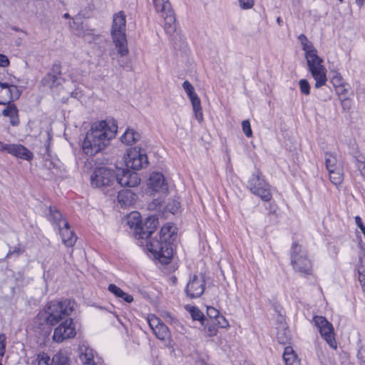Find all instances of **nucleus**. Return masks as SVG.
Segmentation results:
<instances>
[{
    "label": "nucleus",
    "mask_w": 365,
    "mask_h": 365,
    "mask_svg": "<svg viewBox=\"0 0 365 365\" xmlns=\"http://www.w3.org/2000/svg\"><path fill=\"white\" fill-rule=\"evenodd\" d=\"M140 217L138 212H130L127 217V225L130 229L134 230L135 237H138V230L141 223Z\"/></svg>",
    "instance_id": "24"
},
{
    "label": "nucleus",
    "mask_w": 365,
    "mask_h": 365,
    "mask_svg": "<svg viewBox=\"0 0 365 365\" xmlns=\"http://www.w3.org/2000/svg\"><path fill=\"white\" fill-rule=\"evenodd\" d=\"M355 165L358 170L360 171L361 175L365 178V158L361 156L356 158Z\"/></svg>",
    "instance_id": "38"
},
{
    "label": "nucleus",
    "mask_w": 365,
    "mask_h": 365,
    "mask_svg": "<svg viewBox=\"0 0 365 365\" xmlns=\"http://www.w3.org/2000/svg\"><path fill=\"white\" fill-rule=\"evenodd\" d=\"M330 98H331V97L329 96H327V98H322V100L324 101H327L329 100Z\"/></svg>",
    "instance_id": "63"
},
{
    "label": "nucleus",
    "mask_w": 365,
    "mask_h": 365,
    "mask_svg": "<svg viewBox=\"0 0 365 365\" xmlns=\"http://www.w3.org/2000/svg\"><path fill=\"white\" fill-rule=\"evenodd\" d=\"M186 309L190 312L192 318L194 320H198L201 322L202 325L205 324L206 318L203 313L196 307L186 306Z\"/></svg>",
    "instance_id": "30"
},
{
    "label": "nucleus",
    "mask_w": 365,
    "mask_h": 365,
    "mask_svg": "<svg viewBox=\"0 0 365 365\" xmlns=\"http://www.w3.org/2000/svg\"><path fill=\"white\" fill-rule=\"evenodd\" d=\"M148 185L155 192L166 193L168 190V185L165 182V178L160 173H153L149 178Z\"/></svg>",
    "instance_id": "17"
},
{
    "label": "nucleus",
    "mask_w": 365,
    "mask_h": 365,
    "mask_svg": "<svg viewBox=\"0 0 365 365\" xmlns=\"http://www.w3.org/2000/svg\"><path fill=\"white\" fill-rule=\"evenodd\" d=\"M5 152L26 160H29L34 157L33 153L21 144H7Z\"/></svg>",
    "instance_id": "18"
},
{
    "label": "nucleus",
    "mask_w": 365,
    "mask_h": 365,
    "mask_svg": "<svg viewBox=\"0 0 365 365\" xmlns=\"http://www.w3.org/2000/svg\"><path fill=\"white\" fill-rule=\"evenodd\" d=\"M341 101V106L345 108V107H349V101L348 99V98H342V99H340Z\"/></svg>",
    "instance_id": "56"
},
{
    "label": "nucleus",
    "mask_w": 365,
    "mask_h": 365,
    "mask_svg": "<svg viewBox=\"0 0 365 365\" xmlns=\"http://www.w3.org/2000/svg\"><path fill=\"white\" fill-rule=\"evenodd\" d=\"M140 182V179L135 172L125 169H118L115 173V184L120 185L121 187H134L138 186Z\"/></svg>",
    "instance_id": "14"
},
{
    "label": "nucleus",
    "mask_w": 365,
    "mask_h": 365,
    "mask_svg": "<svg viewBox=\"0 0 365 365\" xmlns=\"http://www.w3.org/2000/svg\"><path fill=\"white\" fill-rule=\"evenodd\" d=\"M336 163L337 160L335 156L331 153H325V164L328 172L331 170H336L339 168Z\"/></svg>",
    "instance_id": "36"
},
{
    "label": "nucleus",
    "mask_w": 365,
    "mask_h": 365,
    "mask_svg": "<svg viewBox=\"0 0 365 365\" xmlns=\"http://www.w3.org/2000/svg\"><path fill=\"white\" fill-rule=\"evenodd\" d=\"M203 326L205 327V331L207 336H213L217 334V329L214 320L206 319Z\"/></svg>",
    "instance_id": "35"
},
{
    "label": "nucleus",
    "mask_w": 365,
    "mask_h": 365,
    "mask_svg": "<svg viewBox=\"0 0 365 365\" xmlns=\"http://www.w3.org/2000/svg\"><path fill=\"white\" fill-rule=\"evenodd\" d=\"M299 40L300 41L301 43H302V46L304 44V43H308V38H307V36L304 35V34H300L298 37Z\"/></svg>",
    "instance_id": "53"
},
{
    "label": "nucleus",
    "mask_w": 365,
    "mask_h": 365,
    "mask_svg": "<svg viewBox=\"0 0 365 365\" xmlns=\"http://www.w3.org/2000/svg\"><path fill=\"white\" fill-rule=\"evenodd\" d=\"M51 365H70V360L65 353L58 352L53 355Z\"/></svg>",
    "instance_id": "32"
},
{
    "label": "nucleus",
    "mask_w": 365,
    "mask_h": 365,
    "mask_svg": "<svg viewBox=\"0 0 365 365\" xmlns=\"http://www.w3.org/2000/svg\"><path fill=\"white\" fill-rule=\"evenodd\" d=\"M94 365H103V361L100 359H97L96 364H94Z\"/></svg>",
    "instance_id": "61"
},
{
    "label": "nucleus",
    "mask_w": 365,
    "mask_h": 365,
    "mask_svg": "<svg viewBox=\"0 0 365 365\" xmlns=\"http://www.w3.org/2000/svg\"><path fill=\"white\" fill-rule=\"evenodd\" d=\"M7 107L3 110L2 114L10 118V123L12 125H17L19 123L18 109L14 104L7 103Z\"/></svg>",
    "instance_id": "22"
},
{
    "label": "nucleus",
    "mask_w": 365,
    "mask_h": 365,
    "mask_svg": "<svg viewBox=\"0 0 365 365\" xmlns=\"http://www.w3.org/2000/svg\"><path fill=\"white\" fill-rule=\"evenodd\" d=\"M175 232V227L167 224L163 226L160 232V240L153 239L147 242V247L149 252L163 264H168L173 255V250L170 245L172 235Z\"/></svg>",
    "instance_id": "3"
},
{
    "label": "nucleus",
    "mask_w": 365,
    "mask_h": 365,
    "mask_svg": "<svg viewBox=\"0 0 365 365\" xmlns=\"http://www.w3.org/2000/svg\"><path fill=\"white\" fill-rule=\"evenodd\" d=\"M63 225L58 227L63 243L66 247H73L77 240L75 233L71 230L68 222L66 220L62 221Z\"/></svg>",
    "instance_id": "20"
},
{
    "label": "nucleus",
    "mask_w": 365,
    "mask_h": 365,
    "mask_svg": "<svg viewBox=\"0 0 365 365\" xmlns=\"http://www.w3.org/2000/svg\"><path fill=\"white\" fill-rule=\"evenodd\" d=\"M305 58L307 62L308 69L315 80V88H319L325 85L327 81V69L322 64L323 60L317 55V53L309 55V56H307Z\"/></svg>",
    "instance_id": "6"
},
{
    "label": "nucleus",
    "mask_w": 365,
    "mask_h": 365,
    "mask_svg": "<svg viewBox=\"0 0 365 365\" xmlns=\"http://www.w3.org/2000/svg\"><path fill=\"white\" fill-rule=\"evenodd\" d=\"M4 93H5L4 96V99L7 101V103H10L14 99L19 98L21 95L17 86L14 85H11L9 88L5 90Z\"/></svg>",
    "instance_id": "29"
},
{
    "label": "nucleus",
    "mask_w": 365,
    "mask_h": 365,
    "mask_svg": "<svg viewBox=\"0 0 365 365\" xmlns=\"http://www.w3.org/2000/svg\"><path fill=\"white\" fill-rule=\"evenodd\" d=\"M359 280L365 291V256H359V262L358 264Z\"/></svg>",
    "instance_id": "31"
},
{
    "label": "nucleus",
    "mask_w": 365,
    "mask_h": 365,
    "mask_svg": "<svg viewBox=\"0 0 365 365\" xmlns=\"http://www.w3.org/2000/svg\"><path fill=\"white\" fill-rule=\"evenodd\" d=\"M331 82H332L334 86L336 88L344 85L341 76H337V75L332 78Z\"/></svg>",
    "instance_id": "49"
},
{
    "label": "nucleus",
    "mask_w": 365,
    "mask_h": 365,
    "mask_svg": "<svg viewBox=\"0 0 365 365\" xmlns=\"http://www.w3.org/2000/svg\"><path fill=\"white\" fill-rule=\"evenodd\" d=\"M50 357L45 353H41L32 361L31 365H50Z\"/></svg>",
    "instance_id": "37"
},
{
    "label": "nucleus",
    "mask_w": 365,
    "mask_h": 365,
    "mask_svg": "<svg viewBox=\"0 0 365 365\" xmlns=\"http://www.w3.org/2000/svg\"><path fill=\"white\" fill-rule=\"evenodd\" d=\"M9 64V61L5 55L0 53V66L6 67Z\"/></svg>",
    "instance_id": "52"
},
{
    "label": "nucleus",
    "mask_w": 365,
    "mask_h": 365,
    "mask_svg": "<svg viewBox=\"0 0 365 365\" xmlns=\"http://www.w3.org/2000/svg\"><path fill=\"white\" fill-rule=\"evenodd\" d=\"M118 125L113 119L102 120L92 123L82 143L83 153L93 156L104 150L117 133Z\"/></svg>",
    "instance_id": "2"
},
{
    "label": "nucleus",
    "mask_w": 365,
    "mask_h": 365,
    "mask_svg": "<svg viewBox=\"0 0 365 365\" xmlns=\"http://www.w3.org/2000/svg\"><path fill=\"white\" fill-rule=\"evenodd\" d=\"M75 302L71 299L59 302H49L37 318L42 319L50 326L60 323L53 331V340L61 343L73 338L76 334V327L72 318H68L74 310Z\"/></svg>",
    "instance_id": "1"
},
{
    "label": "nucleus",
    "mask_w": 365,
    "mask_h": 365,
    "mask_svg": "<svg viewBox=\"0 0 365 365\" xmlns=\"http://www.w3.org/2000/svg\"><path fill=\"white\" fill-rule=\"evenodd\" d=\"M148 323L155 335L160 340L170 338V331L161 320L154 315L148 316Z\"/></svg>",
    "instance_id": "15"
},
{
    "label": "nucleus",
    "mask_w": 365,
    "mask_h": 365,
    "mask_svg": "<svg viewBox=\"0 0 365 365\" xmlns=\"http://www.w3.org/2000/svg\"><path fill=\"white\" fill-rule=\"evenodd\" d=\"M215 324H217L218 327L221 328H227L229 327V322L225 319V317L222 315H219L217 317H216L215 319H213Z\"/></svg>",
    "instance_id": "42"
},
{
    "label": "nucleus",
    "mask_w": 365,
    "mask_h": 365,
    "mask_svg": "<svg viewBox=\"0 0 365 365\" xmlns=\"http://www.w3.org/2000/svg\"><path fill=\"white\" fill-rule=\"evenodd\" d=\"M248 187L250 191L259 196L264 201H269L272 198V193L269 185L262 178L259 172L253 173L248 182Z\"/></svg>",
    "instance_id": "8"
},
{
    "label": "nucleus",
    "mask_w": 365,
    "mask_h": 365,
    "mask_svg": "<svg viewBox=\"0 0 365 365\" xmlns=\"http://www.w3.org/2000/svg\"><path fill=\"white\" fill-rule=\"evenodd\" d=\"M48 219L53 224L57 225L58 227L63 225V220H66L55 207H50Z\"/></svg>",
    "instance_id": "28"
},
{
    "label": "nucleus",
    "mask_w": 365,
    "mask_h": 365,
    "mask_svg": "<svg viewBox=\"0 0 365 365\" xmlns=\"http://www.w3.org/2000/svg\"><path fill=\"white\" fill-rule=\"evenodd\" d=\"M22 252H23V250L20 247H14V249L12 250H9L7 256L8 257H11V256L17 257V256L20 255Z\"/></svg>",
    "instance_id": "50"
},
{
    "label": "nucleus",
    "mask_w": 365,
    "mask_h": 365,
    "mask_svg": "<svg viewBox=\"0 0 365 365\" xmlns=\"http://www.w3.org/2000/svg\"><path fill=\"white\" fill-rule=\"evenodd\" d=\"M180 207V203L175 200H172L170 202H168L166 209L169 212H170L173 214H175L178 212V209Z\"/></svg>",
    "instance_id": "41"
},
{
    "label": "nucleus",
    "mask_w": 365,
    "mask_h": 365,
    "mask_svg": "<svg viewBox=\"0 0 365 365\" xmlns=\"http://www.w3.org/2000/svg\"><path fill=\"white\" fill-rule=\"evenodd\" d=\"M7 144L0 141V152H5Z\"/></svg>",
    "instance_id": "57"
},
{
    "label": "nucleus",
    "mask_w": 365,
    "mask_h": 365,
    "mask_svg": "<svg viewBox=\"0 0 365 365\" xmlns=\"http://www.w3.org/2000/svg\"><path fill=\"white\" fill-rule=\"evenodd\" d=\"M207 314L209 317V319H215L220 315V312L217 309L212 307H207Z\"/></svg>",
    "instance_id": "45"
},
{
    "label": "nucleus",
    "mask_w": 365,
    "mask_h": 365,
    "mask_svg": "<svg viewBox=\"0 0 365 365\" xmlns=\"http://www.w3.org/2000/svg\"><path fill=\"white\" fill-rule=\"evenodd\" d=\"M331 182L336 185H340L343 181V173L340 168L329 171Z\"/></svg>",
    "instance_id": "33"
},
{
    "label": "nucleus",
    "mask_w": 365,
    "mask_h": 365,
    "mask_svg": "<svg viewBox=\"0 0 365 365\" xmlns=\"http://www.w3.org/2000/svg\"><path fill=\"white\" fill-rule=\"evenodd\" d=\"M7 144L0 141V152H5Z\"/></svg>",
    "instance_id": "59"
},
{
    "label": "nucleus",
    "mask_w": 365,
    "mask_h": 365,
    "mask_svg": "<svg viewBox=\"0 0 365 365\" xmlns=\"http://www.w3.org/2000/svg\"><path fill=\"white\" fill-rule=\"evenodd\" d=\"M7 144L0 141V152H5Z\"/></svg>",
    "instance_id": "58"
},
{
    "label": "nucleus",
    "mask_w": 365,
    "mask_h": 365,
    "mask_svg": "<svg viewBox=\"0 0 365 365\" xmlns=\"http://www.w3.org/2000/svg\"><path fill=\"white\" fill-rule=\"evenodd\" d=\"M125 162L127 168L135 170L143 168L148 163L145 151L140 147H135L130 149Z\"/></svg>",
    "instance_id": "10"
},
{
    "label": "nucleus",
    "mask_w": 365,
    "mask_h": 365,
    "mask_svg": "<svg viewBox=\"0 0 365 365\" xmlns=\"http://www.w3.org/2000/svg\"><path fill=\"white\" fill-rule=\"evenodd\" d=\"M158 224V218L155 216H150L147 217L143 224L140 223V227L138 230V237L136 238L145 239L147 240L155 232Z\"/></svg>",
    "instance_id": "16"
},
{
    "label": "nucleus",
    "mask_w": 365,
    "mask_h": 365,
    "mask_svg": "<svg viewBox=\"0 0 365 365\" xmlns=\"http://www.w3.org/2000/svg\"><path fill=\"white\" fill-rule=\"evenodd\" d=\"M182 88L191 101L192 110L196 120L199 123H202L203 121V114L202 111L201 102L200 99L195 91L194 87L188 81H185L182 83Z\"/></svg>",
    "instance_id": "13"
},
{
    "label": "nucleus",
    "mask_w": 365,
    "mask_h": 365,
    "mask_svg": "<svg viewBox=\"0 0 365 365\" xmlns=\"http://www.w3.org/2000/svg\"><path fill=\"white\" fill-rule=\"evenodd\" d=\"M205 289L204 277L201 274H195L190 277L185 288V293L187 297L190 299L198 298L203 294Z\"/></svg>",
    "instance_id": "12"
},
{
    "label": "nucleus",
    "mask_w": 365,
    "mask_h": 365,
    "mask_svg": "<svg viewBox=\"0 0 365 365\" xmlns=\"http://www.w3.org/2000/svg\"><path fill=\"white\" fill-rule=\"evenodd\" d=\"M63 18L68 19L70 18V15L68 13H66L63 14Z\"/></svg>",
    "instance_id": "62"
},
{
    "label": "nucleus",
    "mask_w": 365,
    "mask_h": 365,
    "mask_svg": "<svg viewBox=\"0 0 365 365\" xmlns=\"http://www.w3.org/2000/svg\"><path fill=\"white\" fill-rule=\"evenodd\" d=\"M291 263L294 269L301 274H311L312 266L301 245L294 242L291 250Z\"/></svg>",
    "instance_id": "5"
},
{
    "label": "nucleus",
    "mask_w": 365,
    "mask_h": 365,
    "mask_svg": "<svg viewBox=\"0 0 365 365\" xmlns=\"http://www.w3.org/2000/svg\"><path fill=\"white\" fill-rule=\"evenodd\" d=\"M242 128L244 133L247 138H250L252 135V131L250 126V123L248 120H245L242 123Z\"/></svg>",
    "instance_id": "43"
},
{
    "label": "nucleus",
    "mask_w": 365,
    "mask_h": 365,
    "mask_svg": "<svg viewBox=\"0 0 365 365\" xmlns=\"http://www.w3.org/2000/svg\"><path fill=\"white\" fill-rule=\"evenodd\" d=\"M299 86L302 93L304 95H309L310 93V85L307 80L301 79L299 81Z\"/></svg>",
    "instance_id": "39"
},
{
    "label": "nucleus",
    "mask_w": 365,
    "mask_h": 365,
    "mask_svg": "<svg viewBox=\"0 0 365 365\" xmlns=\"http://www.w3.org/2000/svg\"><path fill=\"white\" fill-rule=\"evenodd\" d=\"M135 198V195L128 189L118 192V200L122 207H128L132 205Z\"/></svg>",
    "instance_id": "21"
},
{
    "label": "nucleus",
    "mask_w": 365,
    "mask_h": 365,
    "mask_svg": "<svg viewBox=\"0 0 365 365\" xmlns=\"http://www.w3.org/2000/svg\"><path fill=\"white\" fill-rule=\"evenodd\" d=\"M125 31L126 16L123 11H119L113 15L110 35L118 53L121 56L129 52Z\"/></svg>",
    "instance_id": "4"
},
{
    "label": "nucleus",
    "mask_w": 365,
    "mask_h": 365,
    "mask_svg": "<svg viewBox=\"0 0 365 365\" xmlns=\"http://www.w3.org/2000/svg\"><path fill=\"white\" fill-rule=\"evenodd\" d=\"M315 326L319 329L322 337L327 341L329 346L336 349L337 343L334 337V327L327 319L322 316H316L313 319Z\"/></svg>",
    "instance_id": "9"
},
{
    "label": "nucleus",
    "mask_w": 365,
    "mask_h": 365,
    "mask_svg": "<svg viewBox=\"0 0 365 365\" xmlns=\"http://www.w3.org/2000/svg\"><path fill=\"white\" fill-rule=\"evenodd\" d=\"M58 80V77L56 74L48 73L42 79V83L44 86L53 88L58 84V83L57 82Z\"/></svg>",
    "instance_id": "34"
},
{
    "label": "nucleus",
    "mask_w": 365,
    "mask_h": 365,
    "mask_svg": "<svg viewBox=\"0 0 365 365\" xmlns=\"http://www.w3.org/2000/svg\"><path fill=\"white\" fill-rule=\"evenodd\" d=\"M11 86V85H9V83H0V88H1V92L2 93V94L4 96V91H3V89H9V87Z\"/></svg>",
    "instance_id": "55"
},
{
    "label": "nucleus",
    "mask_w": 365,
    "mask_h": 365,
    "mask_svg": "<svg viewBox=\"0 0 365 365\" xmlns=\"http://www.w3.org/2000/svg\"><path fill=\"white\" fill-rule=\"evenodd\" d=\"M336 93L339 95L340 99L346 98L349 93V90L344 85L338 86L336 88Z\"/></svg>",
    "instance_id": "44"
},
{
    "label": "nucleus",
    "mask_w": 365,
    "mask_h": 365,
    "mask_svg": "<svg viewBox=\"0 0 365 365\" xmlns=\"http://www.w3.org/2000/svg\"><path fill=\"white\" fill-rule=\"evenodd\" d=\"M140 138V135L134 129L128 128L120 140L123 143L126 145H132L136 143Z\"/></svg>",
    "instance_id": "23"
},
{
    "label": "nucleus",
    "mask_w": 365,
    "mask_h": 365,
    "mask_svg": "<svg viewBox=\"0 0 365 365\" xmlns=\"http://www.w3.org/2000/svg\"><path fill=\"white\" fill-rule=\"evenodd\" d=\"M283 359L286 365H300V361L291 346L285 347Z\"/></svg>",
    "instance_id": "25"
},
{
    "label": "nucleus",
    "mask_w": 365,
    "mask_h": 365,
    "mask_svg": "<svg viewBox=\"0 0 365 365\" xmlns=\"http://www.w3.org/2000/svg\"><path fill=\"white\" fill-rule=\"evenodd\" d=\"M93 186L106 188L115 182V173L106 167H100L95 169L91 177Z\"/></svg>",
    "instance_id": "7"
},
{
    "label": "nucleus",
    "mask_w": 365,
    "mask_h": 365,
    "mask_svg": "<svg viewBox=\"0 0 365 365\" xmlns=\"http://www.w3.org/2000/svg\"><path fill=\"white\" fill-rule=\"evenodd\" d=\"M108 289L111 293L115 294L116 297L122 298L126 302L130 303V302H133V297L131 295L124 292L120 288H119L118 287H117L115 284H110L108 286Z\"/></svg>",
    "instance_id": "27"
},
{
    "label": "nucleus",
    "mask_w": 365,
    "mask_h": 365,
    "mask_svg": "<svg viewBox=\"0 0 365 365\" xmlns=\"http://www.w3.org/2000/svg\"><path fill=\"white\" fill-rule=\"evenodd\" d=\"M240 2V6L243 9H251L255 4L254 0H238Z\"/></svg>",
    "instance_id": "46"
},
{
    "label": "nucleus",
    "mask_w": 365,
    "mask_h": 365,
    "mask_svg": "<svg viewBox=\"0 0 365 365\" xmlns=\"http://www.w3.org/2000/svg\"><path fill=\"white\" fill-rule=\"evenodd\" d=\"M6 336L4 334H0V357H2L5 353Z\"/></svg>",
    "instance_id": "47"
},
{
    "label": "nucleus",
    "mask_w": 365,
    "mask_h": 365,
    "mask_svg": "<svg viewBox=\"0 0 365 365\" xmlns=\"http://www.w3.org/2000/svg\"><path fill=\"white\" fill-rule=\"evenodd\" d=\"M355 220L358 226L360 227L361 230L363 231L365 229V227L364 226L361 222V219L357 216L356 217Z\"/></svg>",
    "instance_id": "54"
},
{
    "label": "nucleus",
    "mask_w": 365,
    "mask_h": 365,
    "mask_svg": "<svg viewBox=\"0 0 365 365\" xmlns=\"http://www.w3.org/2000/svg\"><path fill=\"white\" fill-rule=\"evenodd\" d=\"M364 0H356V4L361 7L364 4Z\"/></svg>",
    "instance_id": "60"
},
{
    "label": "nucleus",
    "mask_w": 365,
    "mask_h": 365,
    "mask_svg": "<svg viewBox=\"0 0 365 365\" xmlns=\"http://www.w3.org/2000/svg\"><path fill=\"white\" fill-rule=\"evenodd\" d=\"M277 22L279 24H281V22H282V19H281V18H280V17H278V18L277 19Z\"/></svg>",
    "instance_id": "64"
},
{
    "label": "nucleus",
    "mask_w": 365,
    "mask_h": 365,
    "mask_svg": "<svg viewBox=\"0 0 365 365\" xmlns=\"http://www.w3.org/2000/svg\"><path fill=\"white\" fill-rule=\"evenodd\" d=\"M153 1L156 11L160 13L161 16L165 19L166 31H171L175 22V17L170 3L168 0H153Z\"/></svg>",
    "instance_id": "11"
},
{
    "label": "nucleus",
    "mask_w": 365,
    "mask_h": 365,
    "mask_svg": "<svg viewBox=\"0 0 365 365\" xmlns=\"http://www.w3.org/2000/svg\"><path fill=\"white\" fill-rule=\"evenodd\" d=\"M70 27L73 32L79 36H85L90 34L89 31L84 29L80 19H73V21L70 23Z\"/></svg>",
    "instance_id": "26"
},
{
    "label": "nucleus",
    "mask_w": 365,
    "mask_h": 365,
    "mask_svg": "<svg viewBox=\"0 0 365 365\" xmlns=\"http://www.w3.org/2000/svg\"><path fill=\"white\" fill-rule=\"evenodd\" d=\"M302 48L305 51V58L307 56H309V55H313L317 53V49L309 41H308V43H304L302 45Z\"/></svg>",
    "instance_id": "40"
},
{
    "label": "nucleus",
    "mask_w": 365,
    "mask_h": 365,
    "mask_svg": "<svg viewBox=\"0 0 365 365\" xmlns=\"http://www.w3.org/2000/svg\"><path fill=\"white\" fill-rule=\"evenodd\" d=\"M78 356L83 365L96 364L97 360H95L93 350L86 342H83L79 345Z\"/></svg>",
    "instance_id": "19"
},
{
    "label": "nucleus",
    "mask_w": 365,
    "mask_h": 365,
    "mask_svg": "<svg viewBox=\"0 0 365 365\" xmlns=\"http://www.w3.org/2000/svg\"><path fill=\"white\" fill-rule=\"evenodd\" d=\"M51 74H56L58 77V76H61V65L59 63H55L53 64L52 68H51Z\"/></svg>",
    "instance_id": "51"
},
{
    "label": "nucleus",
    "mask_w": 365,
    "mask_h": 365,
    "mask_svg": "<svg viewBox=\"0 0 365 365\" xmlns=\"http://www.w3.org/2000/svg\"><path fill=\"white\" fill-rule=\"evenodd\" d=\"M277 339L279 343L285 344L289 339V336L285 331L284 333H282L281 331H279L277 333Z\"/></svg>",
    "instance_id": "48"
}]
</instances>
